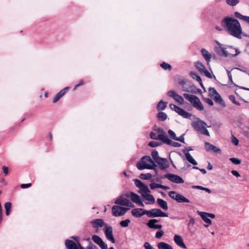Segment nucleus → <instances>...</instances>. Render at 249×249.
Instances as JSON below:
<instances>
[{
    "mask_svg": "<svg viewBox=\"0 0 249 249\" xmlns=\"http://www.w3.org/2000/svg\"><path fill=\"white\" fill-rule=\"evenodd\" d=\"M69 87H66L57 93L53 99V103H55L62 98L68 91Z\"/></svg>",
    "mask_w": 249,
    "mask_h": 249,
    "instance_id": "obj_24",
    "label": "nucleus"
},
{
    "mask_svg": "<svg viewBox=\"0 0 249 249\" xmlns=\"http://www.w3.org/2000/svg\"><path fill=\"white\" fill-rule=\"evenodd\" d=\"M173 240L178 246L184 249H186L187 248L186 246L184 243L183 240L181 236L178 234H175L174 236Z\"/></svg>",
    "mask_w": 249,
    "mask_h": 249,
    "instance_id": "obj_20",
    "label": "nucleus"
},
{
    "mask_svg": "<svg viewBox=\"0 0 249 249\" xmlns=\"http://www.w3.org/2000/svg\"><path fill=\"white\" fill-rule=\"evenodd\" d=\"M195 66L201 74H203L209 78H212V74L206 70L202 63L200 61H197L195 63Z\"/></svg>",
    "mask_w": 249,
    "mask_h": 249,
    "instance_id": "obj_14",
    "label": "nucleus"
},
{
    "mask_svg": "<svg viewBox=\"0 0 249 249\" xmlns=\"http://www.w3.org/2000/svg\"><path fill=\"white\" fill-rule=\"evenodd\" d=\"M142 177V178L144 179H149L151 178L152 175L150 173L146 174H141V175Z\"/></svg>",
    "mask_w": 249,
    "mask_h": 249,
    "instance_id": "obj_53",
    "label": "nucleus"
},
{
    "mask_svg": "<svg viewBox=\"0 0 249 249\" xmlns=\"http://www.w3.org/2000/svg\"><path fill=\"white\" fill-rule=\"evenodd\" d=\"M114 203L116 204L119 205L120 206H124L131 208L134 207V205L129 199V198L124 197L122 196L117 198Z\"/></svg>",
    "mask_w": 249,
    "mask_h": 249,
    "instance_id": "obj_13",
    "label": "nucleus"
},
{
    "mask_svg": "<svg viewBox=\"0 0 249 249\" xmlns=\"http://www.w3.org/2000/svg\"><path fill=\"white\" fill-rule=\"evenodd\" d=\"M192 125L198 133L210 136L209 132L206 128L210 126H208L205 122L200 120L199 118H196V120L193 122Z\"/></svg>",
    "mask_w": 249,
    "mask_h": 249,
    "instance_id": "obj_5",
    "label": "nucleus"
},
{
    "mask_svg": "<svg viewBox=\"0 0 249 249\" xmlns=\"http://www.w3.org/2000/svg\"><path fill=\"white\" fill-rule=\"evenodd\" d=\"M143 246L145 249H155L148 242H145Z\"/></svg>",
    "mask_w": 249,
    "mask_h": 249,
    "instance_id": "obj_52",
    "label": "nucleus"
},
{
    "mask_svg": "<svg viewBox=\"0 0 249 249\" xmlns=\"http://www.w3.org/2000/svg\"><path fill=\"white\" fill-rule=\"evenodd\" d=\"M71 238L74 239L75 242L69 239H66L65 241V246L68 249H85L81 246L78 237L72 236Z\"/></svg>",
    "mask_w": 249,
    "mask_h": 249,
    "instance_id": "obj_7",
    "label": "nucleus"
},
{
    "mask_svg": "<svg viewBox=\"0 0 249 249\" xmlns=\"http://www.w3.org/2000/svg\"><path fill=\"white\" fill-rule=\"evenodd\" d=\"M160 166L161 169L163 170L168 167L167 160L164 158H160L156 162Z\"/></svg>",
    "mask_w": 249,
    "mask_h": 249,
    "instance_id": "obj_29",
    "label": "nucleus"
},
{
    "mask_svg": "<svg viewBox=\"0 0 249 249\" xmlns=\"http://www.w3.org/2000/svg\"><path fill=\"white\" fill-rule=\"evenodd\" d=\"M147 210L142 208H135L131 211L132 215L136 218L142 217L144 214L147 215Z\"/></svg>",
    "mask_w": 249,
    "mask_h": 249,
    "instance_id": "obj_19",
    "label": "nucleus"
},
{
    "mask_svg": "<svg viewBox=\"0 0 249 249\" xmlns=\"http://www.w3.org/2000/svg\"><path fill=\"white\" fill-rule=\"evenodd\" d=\"M213 99L215 103L220 105L222 107H226V104L224 101L218 93L213 98Z\"/></svg>",
    "mask_w": 249,
    "mask_h": 249,
    "instance_id": "obj_30",
    "label": "nucleus"
},
{
    "mask_svg": "<svg viewBox=\"0 0 249 249\" xmlns=\"http://www.w3.org/2000/svg\"><path fill=\"white\" fill-rule=\"evenodd\" d=\"M161 144V143L156 141H151L148 143V145L151 147H155L158 146Z\"/></svg>",
    "mask_w": 249,
    "mask_h": 249,
    "instance_id": "obj_46",
    "label": "nucleus"
},
{
    "mask_svg": "<svg viewBox=\"0 0 249 249\" xmlns=\"http://www.w3.org/2000/svg\"><path fill=\"white\" fill-rule=\"evenodd\" d=\"M195 224V219L193 217H191L189 219V222L188 223V228L189 229L190 227H193Z\"/></svg>",
    "mask_w": 249,
    "mask_h": 249,
    "instance_id": "obj_49",
    "label": "nucleus"
},
{
    "mask_svg": "<svg viewBox=\"0 0 249 249\" xmlns=\"http://www.w3.org/2000/svg\"><path fill=\"white\" fill-rule=\"evenodd\" d=\"M31 186V183H27V184H22L20 185V187L22 189H25L30 187Z\"/></svg>",
    "mask_w": 249,
    "mask_h": 249,
    "instance_id": "obj_57",
    "label": "nucleus"
},
{
    "mask_svg": "<svg viewBox=\"0 0 249 249\" xmlns=\"http://www.w3.org/2000/svg\"><path fill=\"white\" fill-rule=\"evenodd\" d=\"M218 92L216 91L214 88H210L209 89V96L213 98Z\"/></svg>",
    "mask_w": 249,
    "mask_h": 249,
    "instance_id": "obj_41",
    "label": "nucleus"
},
{
    "mask_svg": "<svg viewBox=\"0 0 249 249\" xmlns=\"http://www.w3.org/2000/svg\"><path fill=\"white\" fill-rule=\"evenodd\" d=\"M203 190L205 191V192H207L209 194H210L211 193V190L207 188L204 187V189Z\"/></svg>",
    "mask_w": 249,
    "mask_h": 249,
    "instance_id": "obj_64",
    "label": "nucleus"
},
{
    "mask_svg": "<svg viewBox=\"0 0 249 249\" xmlns=\"http://www.w3.org/2000/svg\"><path fill=\"white\" fill-rule=\"evenodd\" d=\"M164 177L170 181L175 183L180 184L183 183L184 182L182 178L175 174L167 173L164 175Z\"/></svg>",
    "mask_w": 249,
    "mask_h": 249,
    "instance_id": "obj_16",
    "label": "nucleus"
},
{
    "mask_svg": "<svg viewBox=\"0 0 249 249\" xmlns=\"http://www.w3.org/2000/svg\"><path fill=\"white\" fill-rule=\"evenodd\" d=\"M92 241L97 244L102 249H107V244L104 242L102 239L98 235H93L92 236Z\"/></svg>",
    "mask_w": 249,
    "mask_h": 249,
    "instance_id": "obj_18",
    "label": "nucleus"
},
{
    "mask_svg": "<svg viewBox=\"0 0 249 249\" xmlns=\"http://www.w3.org/2000/svg\"><path fill=\"white\" fill-rule=\"evenodd\" d=\"M157 133L155 132H151L150 134V137L151 139H154V140H159V138H158V135L157 134Z\"/></svg>",
    "mask_w": 249,
    "mask_h": 249,
    "instance_id": "obj_51",
    "label": "nucleus"
},
{
    "mask_svg": "<svg viewBox=\"0 0 249 249\" xmlns=\"http://www.w3.org/2000/svg\"><path fill=\"white\" fill-rule=\"evenodd\" d=\"M231 173L233 176H235L236 177L238 178L240 177V174L236 170H232L231 171Z\"/></svg>",
    "mask_w": 249,
    "mask_h": 249,
    "instance_id": "obj_58",
    "label": "nucleus"
},
{
    "mask_svg": "<svg viewBox=\"0 0 249 249\" xmlns=\"http://www.w3.org/2000/svg\"><path fill=\"white\" fill-rule=\"evenodd\" d=\"M183 96L197 110L201 111L204 109V107L202 103L196 96L188 93H184Z\"/></svg>",
    "mask_w": 249,
    "mask_h": 249,
    "instance_id": "obj_6",
    "label": "nucleus"
},
{
    "mask_svg": "<svg viewBox=\"0 0 249 249\" xmlns=\"http://www.w3.org/2000/svg\"><path fill=\"white\" fill-rule=\"evenodd\" d=\"M204 101L205 102L207 103L208 105H209L210 106H213V102L212 101V100H211V99L210 98H205L204 99Z\"/></svg>",
    "mask_w": 249,
    "mask_h": 249,
    "instance_id": "obj_56",
    "label": "nucleus"
},
{
    "mask_svg": "<svg viewBox=\"0 0 249 249\" xmlns=\"http://www.w3.org/2000/svg\"><path fill=\"white\" fill-rule=\"evenodd\" d=\"M152 157L155 161L156 162L157 160L160 159L161 158L159 157L158 152L157 151H153L151 153Z\"/></svg>",
    "mask_w": 249,
    "mask_h": 249,
    "instance_id": "obj_44",
    "label": "nucleus"
},
{
    "mask_svg": "<svg viewBox=\"0 0 249 249\" xmlns=\"http://www.w3.org/2000/svg\"><path fill=\"white\" fill-rule=\"evenodd\" d=\"M90 224L94 228H99L105 226V223L102 219H96L90 221Z\"/></svg>",
    "mask_w": 249,
    "mask_h": 249,
    "instance_id": "obj_23",
    "label": "nucleus"
},
{
    "mask_svg": "<svg viewBox=\"0 0 249 249\" xmlns=\"http://www.w3.org/2000/svg\"><path fill=\"white\" fill-rule=\"evenodd\" d=\"M104 231L107 239L111 243H114L115 240L113 235L112 227L110 225H105Z\"/></svg>",
    "mask_w": 249,
    "mask_h": 249,
    "instance_id": "obj_15",
    "label": "nucleus"
},
{
    "mask_svg": "<svg viewBox=\"0 0 249 249\" xmlns=\"http://www.w3.org/2000/svg\"><path fill=\"white\" fill-rule=\"evenodd\" d=\"M129 210L128 208L122 207L118 205H114L112 208V215L118 217L124 215Z\"/></svg>",
    "mask_w": 249,
    "mask_h": 249,
    "instance_id": "obj_12",
    "label": "nucleus"
},
{
    "mask_svg": "<svg viewBox=\"0 0 249 249\" xmlns=\"http://www.w3.org/2000/svg\"><path fill=\"white\" fill-rule=\"evenodd\" d=\"M169 107L171 110L175 111L176 113H177L178 115L182 116V117L186 119H190L192 116V114L183 109L178 107V106L173 104H170L169 105Z\"/></svg>",
    "mask_w": 249,
    "mask_h": 249,
    "instance_id": "obj_9",
    "label": "nucleus"
},
{
    "mask_svg": "<svg viewBox=\"0 0 249 249\" xmlns=\"http://www.w3.org/2000/svg\"><path fill=\"white\" fill-rule=\"evenodd\" d=\"M149 186L151 190H154L156 188H160L163 190H166L170 189V188L168 186H164L161 184H158L155 182L151 183Z\"/></svg>",
    "mask_w": 249,
    "mask_h": 249,
    "instance_id": "obj_31",
    "label": "nucleus"
},
{
    "mask_svg": "<svg viewBox=\"0 0 249 249\" xmlns=\"http://www.w3.org/2000/svg\"><path fill=\"white\" fill-rule=\"evenodd\" d=\"M221 25L230 35L237 38H242V29L237 19L226 16L222 19Z\"/></svg>",
    "mask_w": 249,
    "mask_h": 249,
    "instance_id": "obj_1",
    "label": "nucleus"
},
{
    "mask_svg": "<svg viewBox=\"0 0 249 249\" xmlns=\"http://www.w3.org/2000/svg\"><path fill=\"white\" fill-rule=\"evenodd\" d=\"M3 172L5 175H7L8 173V169L7 167L3 166L2 167Z\"/></svg>",
    "mask_w": 249,
    "mask_h": 249,
    "instance_id": "obj_60",
    "label": "nucleus"
},
{
    "mask_svg": "<svg viewBox=\"0 0 249 249\" xmlns=\"http://www.w3.org/2000/svg\"><path fill=\"white\" fill-rule=\"evenodd\" d=\"M207 215L209 217H210L211 218H214L215 217V215L212 213H207Z\"/></svg>",
    "mask_w": 249,
    "mask_h": 249,
    "instance_id": "obj_63",
    "label": "nucleus"
},
{
    "mask_svg": "<svg viewBox=\"0 0 249 249\" xmlns=\"http://www.w3.org/2000/svg\"><path fill=\"white\" fill-rule=\"evenodd\" d=\"M230 160L234 164L238 165L241 163V160L235 158H231Z\"/></svg>",
    "mask_w": 249,
    "mask_h": 249,
    "instance_id": "obj_48",
    "label": "nucleus"
},
{
    "mask_svg": "<svg viewBox=\"0 0 249 249\" xmlns=\"http://www.w3.org/2000/svg\"><path fill=\"white\" fill-rule=\"evenodd\" d=\"M229 98L232 102V103L236 105L240 106V103L236 101L235 100V97L234 95H230L229 96Z\"/></svg>",
    "mask_w": 249,
    "mask_h": 249,
    "instance_id": "obj_45",
    "label": "nucleus"
},
{
    "mask_svg": "<svg viewBox=\"0 0 249 249\" xmlns=\"http://www.w3.org/2000/svg\"><path fill=\"white\" fill-rule=\"evenodd\" d=\"M147 215L149 217H168V213L163 212L159 209H152L147 210Z\"/></svg>",
    "mask_w": 249,
    "mask_h": 249,
    "instance_id": "obj_11",
    "label": "nucleus"
},
{
    "mask_svg": "<svg viewBox=\"0 0 249 249\" xmlns=\"http://www.w3.org/2000/svg\"><path fill=\"white\" fill-rule=\"evenodd\" d=\"M160 67L164 70L171 71L172 69V66L170 64L163 62L160 64Z\"/></svg>",
    "mask_w": 249,
    "mask_h": 249,
    "instance_id": "obj_42",
    "label": "nucleus"
},
{
    "mask_svg": "<svg viewBox=\"0 0 249 249\" xmlns=\"http://www.w3.org/2000/svg\"><path fill=\"white\" fill-rule=\"evenodd\" d=\"M159 221L156 219H152L149 220L146 224L147 226L150 229H160L162 228V225L160 224H156Z\"/></svg>",
    "mask_w": 249,
    "mask_h": 249,
    "instance_id": "obj_21",
    "label": "nucleus"
},
{
    "mask_svg": "<svg viewBox=\"0 0 249 249\" xmlns=\"http://www.w3.org/2000/svg\"><path fill=\"white\" fill-rule=\"evenodd\" d=\"M130 223V220L128 219L123 220L120 222V225L123 228H126L128 226L129 224Z\"/></svg>",
    "mask_w": 249,
    "mask_h": 249,
    "instance_id": "obj_43",
    "label": "nucleus"
},
{
    "mask_svg": "<svg viewBox=\"0 0 249 249\" xmlns=\"http://www.w3.org/2000/svg\"><path fill=\"white\" fill-rule=\"evenodd\" d=\"M167 94L168 96L173 98L176 102L180 104H183L184 102L183 98L174 90H169Z\"/></svg>",
    "mask_w": 249,
    "mask_h": 249,
    "instance_id": "obj_17",
    "label": "nucleus"
},
{
    "mask_svg": "<svg viewBox=\"0 0 249 249\" xmlns=\"http://www.w3.org/2000/svg\"><path fill=\"white\" fill-rule=\"evenodd\" d=\"M167 102L160 100L157 106V109L158 111L164 110L167 107Z\"/></svg>",
    "mask_w": 249,
    "mask_h": 249,
    "instance_id": "obj_36",
    "label": "nucleus"
},
{
    "mask_svg": "<svg viewBox=\"0 0 249 249\" xmlns=\"http://www.w3.org/2000/svg\"><path fill=\"white\" fill-rule=\"evenodd\" d=\"M215 50L219 55L226 57H235L241 53L239 50L237 48L230 46L225 48L218 42L215 47Z\"/></svg>",
    "mask_w": 249,
    "mask_h": 249,
    "instance_id": "obj_3",
    "label": "nucleus"
},
{
    "mask_svg": "<svg viewBox=\"0 0 249 249\" xmlns=\"http://www.w3.org/2000/svg\"><path fill=\"white\" fill-rule=\"evenodd\" d=\"M239 2V0H226V4L231 7H234L237 5Z\"/></svg>",
    "mask_w": 249,
    "mask_h": 249,
    "instance_id": "obj_39",
    "label": "nucleus"
},
{
    "mask_svg": "<svg viewBox=\"0 0 249 249\" xmlns=\"http://www.w3.org/2000/svg\"><path fill=\"white\" fill-rule=\"evenodd\" d=\"M168 135L171 139L176 140L177 138L175 133L172 130L170 129L168 131Z\"/></svg>",
    "mask_w": 249,
    "mask_h": 249,
    "instance_id": "obj_47",
    "label": "nucleus"
},
{
    "mask_svg": "<svg viewBox=\"0 0 249 249\" xmlns=\"http://www.w3.org/2000/svg\"><path fill=\"white\" fill-rule=\"evenodd\" d=\"M205 147L207 151H213L215 153H219L221 152V150L214 146V145L211 144L208 142H205Z\"/></svg>",
    "mask_w": 249,
    "mask_h": 249,
    "instance_id": "obj_25",
    "label": "nucleus"
},
{
    "mask_svg": "<svg viewBox=\"0 0 249 249\" xmlns=\"http://www.w3.org/2000/svg\"><path fill=\"white\" fill-rule=\"evenodd\" d=\"M164 234V232L163 231L160 230L158 231L155 234V237L158 239L160 238Z\"/></svg>",
    "mask_w": 249,
    "mask_h": 249,
    "instance_id": "obj_50",
    "label": "nucleus"
},
{
    "mask_svg": "<svg viewBox=\"0 0 249 249\" xmlns=\"http://www.w3.org/2000/svg\"><path fill=\"white\" fill-rule=\"evenodd\" d=\"M232 142L235 145H237L239 143L238 140L234 136H232V139H231Z\"/></svg>",
    "mask_w": 249,
    "mask_h": 249,
    "instance_id": "obj_55",
    "label": "nucleus"
},
{
    "mask_svg": "<svg viewBox=\"0 0 249 249\" xmlns=\"http://www.w3.org/2000/svg\"><path fill=\"white\" fill-rule=\"evenodd\" d=\"M125 196L130 198L133 202L137 204L139 206L144 207V203L142 200V198L139 195L133 192H129L125 193Z\"/></svg>",
    "mask_w": 249,
    "mask_h": 249,
    "instance_id": "obj_8",
    "label": "nucleus"
},
{
    "mask_svg": "<svg viewBox=\"0 0 249 249\" xmlns=\"http://www.w3.org/2000/svg\"><path fill=\"white\" fill-rule=\"evenodd\" d=\"M157 202L159 206L163 210L167 211L168 209V204L166 201L161 198H158Z\"/></svg>",
    "mask_w": 249,
    "mask_h": 249,
    "instance_id": "obj_32",
    "label": "nucleus"
},
{
    "mask_svg": "<svg viewBox=\"0 0 249 249\" xmlns=\"http://www.w3.org/2000/svg\"><path fill=\"white\" fill-rule=\"evenodd\" d=\"M184 134H182L179 137H177L175 141H179L180 142H184Z\"/></svg>",
    "mask_w": 249,
    "mask_h": 249,
    "instance_id": "obj_54",
    "label": "nucleus"
},
{
    "mask_svg": "<svg viewBox=\"0 0 249 249\" xmlns=\"http://www.w3.org/2000/svg\"><path fill=\"white\" fill-rule=\"evenodd\" d=\"M185 159L191 164L196 165L197 164L196 161L193 158L188 151H184Z\"/></svg>",
    "mask_w": 249,
    "mask_h": 249,
    "instance_id": "obj_28",
    "label": "nucleus"
},
{
    "mask_svg": "<svg viewBox=\"0 0 249 249\" xmlns=\"http://www.w3.org/2000/svg\"><path fill=\"white\" fill-rule=\"evenodd\" d=\"M136 166L140 170L145 169L155 170L157 165L149 156H145L142 157L137 162Z\"/></svg>",
    "mask_w": 249,
    "mask_h": 249,
    "instance_id": "obj_4",
    "label": "nucleus"
},
{
    "mask_svg": "<svg viewBox=\"0 0 249 249\" xmlns=\"http://www.w3.org/2000/svg\"><path fill=\"white\" fill-rule=\"evenodd\" d=\"M135 186L140 189L139 193L144 200V203L147 205L153 204L155 202L154 196L151 194V191L147 185L144 184L138 179H134Z\"/></svg>",
    "mask_w": 249,
    "mask_h": 249,
    "instance_id": "obj_2",
    "label": "nucleus"
},
{
    "mask_svg": "<svg viewBox=\"0 0 249 249\" xmlns=\"http://www.w3.org/2000/svg\"><path fill=\"white\" fill-rule=\"evenodd\" d=\"M164 143H166L169 145L173 146L174 147H179L181 146V144L178 142L172 141L170 140L168 138L165 139V141L163 142Z\"/></svg>",
    "mask_w": 249,
    "mask_h": 249,
    "instance_id": "obj_35",
    "label": "nucleus"
},
{
    "mask_svg": "<svg viewBox=\"0 0 249 249\" xmlns=\"http://www.w3.org/2000/svg\"><path fill=\"white\" fill-rule=\"evenodd\" d=\"M12 204L10 202H6L4 204L6 215L8 216L10 213Z\"/></svg>",
    "mask_w": 249,
    "mask_h": 249,
    "instance_id": "obj_40",
    "label": "nucleus"
},
{
    "mask_svg": "<svg viewBox=\"0 0 249 249\" xmlns=\"http://www.w3.org/2000/svg\"><path fill=\"white\" fill-rule=\"evenodd\" d=\"M157 247L159 249H173V247L168 243L161 242L158 244Z\"/></svg>",
    "mask_w": 249,
    "mask_h": 249,
    "instance_id": "obj_34",
    "label": "nucleus"
},
{
    "mask_svg": "<svg viewBox=\"0 0 249 249\" xmlns=\"http://www.w3.org/2000/svg\"><path fill=\"white\" fill-rule=\"evenodd\" d=\"M192 188H195V189H197L201 190H203L204 189V187H202L201 186H198V185L193 186L192 187Z\"/></svg>",
    "mask_w": 249,
    "mask_h": 249,
    "instance_id": "obj_62",
    "label": "nucleus"
},
{
    "mask_svg": "<svg viewBox=\"0 0 249 249\" xmlns=\"http://www.w3.org/2000/svg\"><path fill=\"white\" fill-rule=\"evenodd\" d=\"M227 71V73H228V77H229V80L232 83V75H231V72L229 71Z\"/></svg>",
    "mask_w": 249,
    "mask_h": 249,
    "instance_id": "obj_61",
    "label": "nucleus"
},
{
    "mask_svg": "<svg viewBox=\"0 0 249 249\" xmlns=\"http://www.w3.org/2000/svg\"><path fill=\"white\" fill-rule=\"evenodd\" d=\"M234 15L236 18L241 19L249 24V16H243L238 12H235Z\"/></svg>",
    "mask_w": 249,
    "mask_h": 249,
    "instance_id": "obj_33",
    "label": "nucleus"
},
{
    "mask_svg": "<svg viewBox=\"0 0 249 249\" xmlns=\"http://www.w3.org/2000/svg\"><path fill=\"white\" fill-rule=\"evenodd\" d=\"M190 75L193 79L196 80L198 82H199L200 85H202L201 79L200 77L196 72L194 71H191L190 72Z\"/></svg>",
    "mask_w": 249,
    "mask_h": 249,
    "instance_id": "obj_37",
    "label": "nucleus"
},
{
    "mask_svg": "<svg viewBox=\"0 0 249 249\" xmlns=\"http://www.w3.org/2000/svg\"><path fill=\"white\" fill-rule=\"evenodd\" d=\"M157 118L160 121H164L167 118V115L163 112H160L157 114Z\"/></svg>",
    "mask_w": 249,
    "mask_h": 249,
    "instance_id": "obj_38",
    "label": "nucleus"
},
{
    "mask_svg": "<svg viewBox=\"0 0 249 249\" xmlns=\"http://www.w3.org/2000/svg\"><path fill=\"white\" fill-rule=\"evenodd\" d=\"M168 195L171 198L175 200L178 203H189L190 202L189 199L175 191H170Z\"/></svg>",
    "mask_w": 249,
    "mask_h": 249,
    "instance_id": "obj_10",
    "label": "nucleus"
},
{
    "mask_svg": "<svg viewBox=\"0 0 249 249\" xmlns=\"http://www.w3.org/2000/svg\"><path fill=\"white\" fill-rule=\"evenodd\" d=\"M197 213L201 217L202 219L207 224L211 225L212 224L211 220L209 218L207 215V213L204 212L197 211Z\"/></svg>",
    "mask_w": 249,
    "mask_h": 249,
    "instance_id": "obj_27",
    "label": "nucleus"
},
{
    "mask_svg": "<svg viewBox=\"0 0 249 249\" xmlns=\"http://www.w3.org/2000/svg\"><path fill=\"white\" fill-rule=\"evenodd\" d=\"M155 131L158 134V138H159V140H160L163 143L165 141V139L168 137L165 135V133L163 129L161 128H157L155 130Z\"/></svg>",
    "mask_w": 249,
    "mask_h": 249,
    "instance_id": "obj_22",
    "label": "nucleus"
},
{
    "mask_svg": "<svg viewBox=\"0 0 249 249\" xmlns=\"http://www.w3.org/2000/svg\"><path fill=\"white\" fill-rule=\"evenodd\" d=\"M87 249H99L97 247L93 244H89Z\"/></svg>",
    "mask_w": 249,
    "mask_h": 249,
    "instance_id": "obj_59",
    "label": "nucleus"
},
{
    "mask_svg": "<svg viewBox=\"0 0 249 249\" xmlns=\"http://www.w3.org/2000/svg\"><path fill=\"white\" fill-rule=\"evenodd\" d=\"M201 53L203 58L206 61L207 64L209 65L212 58V54L206 49L204 48L201 50Z\"/></svg>",
    "mask_w": 249,
    "mask_h": 249,
    "instance_id": "obj_26",
    "label": "nucleus"
}]
</instances>
